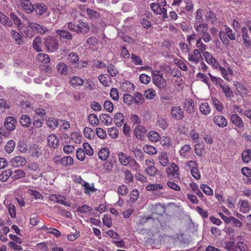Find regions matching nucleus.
Segmentation results:
<instances>
[{
  "label": "nucleus",
  "mask_w": 251,
  "mask_h": 251,
  "mask_svg": "<svg viewBox=\"0 0 251 251\" xmlns=\"http://www.w3.org/2000/svg\"><path fill=\"white\" fill-rule=\"evenodd\" d=\"M230 121L234 126V128L239 133H241L245 129V124L242 118L237 114H231L230 116Z\"/></svg>",
  "instance_id": "obj_1"
},
{
  "label": "nucleus",
  "mask_w": 251,
  "mask_h": 251,
  "mask_svg": "<svg viewBox=\"0 0 251 251\" xmlns=\"http://www.w3.org/2000/svg\"><path fill=\"white\" fill-rule=\"evenodd\" d=\"M44 45L50 52H54L59 48L58 39L54 37H49L45 39Z\"/></svg>",
  "instance_id": "obj_2"
},
{
  "label": "nucleus",
  "mask_w": 251,
  "mask_h": 251,
  "mask_svg": "<svg viewBox=\"0 0 251 251\" xmlns=\"http://www.w3.org/2000/svg\"><path fill=\"white\" fill-rule=\"evenodd\" d=\"M28 26L32 30L36 31L38 33L43 34L48 31L47 27L43 26L37 23L30 22L27 18H25Z\"/></svg>",
  "instance_id": "obj_3"
},
{
  "label": "nucleus",
  "mask_w": 251,
  "mask_h": 251,
  "mask_svg": "<svg viewBox=\"0 0 251 251\" xmlns=\"http://www.w3.org/2000/svg\"><path fill=\"white\" fill-rule=\"evenodd\" d=\"M152 80L154 85L160 89H164L167 86V82L162 75L154 74Z\"/></svg>",
  "instance_id": "obj_4"
},
{
  "label": "nucleus",
  "mask_w": 251,
  "mask_h": 251,
  "mask_svg": "<svg viewBox=\"0 0 251 251\" xmlns=\"http://www.w3.org/2000/svg\"><path fill=\"white\" fill-rule=\"evenodd\" d=\"M171 115L176 120H181L184 117L183 109L179 106H174L171 109Z\"/></svg>",
  "instance_id": "obj_5"
},
{
  "label": "nucleus",
  "mask_w": 251,
  "mask_h": 251,
  "mask_svg": "<svg viewBox=\"0 0 251 251\" xmlns=\"http://www.w3.org/2000/svg\"><path fill=\"white\" fill-rule=\"evenodd\" d=\"M26 162V159L21 156H15L11 158L9 161L10 165L14 168H18L24 166Z\"/></svg>",
  "instance_id": "obj_6"
},
{
  "label": "nucleus",
  "mask_w": 251,
  "mask_h": 251,
  "mask_svg": "<svg viewBox=\"0 0 251 251\" xmlns=\"http://www.w3.org/2000/svg\"><path fill=\"white\" fill-rule=\"evenodd\" d=\"M201 58V52L198 49H194L191 53L188 54V59L189 61L196 64H198Z\"/></svg>",
  "instance_id": "obj_7"
},
{
  "label": "nucleus",
  "mask_w": 251,
  "mask_h": 251,
  "mask_svg": "<svg viewBox=\"0 0 251 251\" xmlns=\"http://www.w3.org/2000/svg\"><path fill=\"white\" fill-rule=\"evenodd\" d=\"M202 54L206 62L211 65L213 68L218 67L219 63L209 52L204 51Z\"/></svg>",
  "instance_id": "obj_8"
},
{
  "label": "nucleus",
  "mask_w": 251,
  "mask_h": 251,
  "mask_svg": "<svg viewBox=\"0 0 251 251\" xmlns=\"http://www.w3.org/2000/svg\"><path fill=\"white\" fill-rule=\"evenodd\" d=\"M17 121L13 117H7L4 121V126L8 130H14L16 128Z\"/></svg>",
  "instance_id": "obj_9"
},
{
  "label": "nucleus",
  "mask_w": 251,
  "mask_h": 251,
  "mask_svg": "<svg viewBox=\"0 0 251 251\" xmlns=\"http://www.w3.org/2000/svg\"><path fill=\"white\" fill-rule=\"evenodd\" d=\"M65 197L60 195L52 194L49 197V200L56 203L68 206L67 202L65 201Z\"/></svg>",
  "instance_id": "obj_10"
},
{
  "label": "nucleus",
  "mask_w": 251,
  "mask_h": 251,
  "mask_svg": "<svg viewBox=\"0 0 251 251\" xmlns=\"http://www.w3.org/2000/svg\"><path fill=\"white\" fill-rule=\"evenodd\" d=\"M147 132L146 128L141 125H137L134 130V134L138 139H142Z\"/></svg>",
  "instance_id": "obj_11"
},
{
  "label": "nucleus",
  "mask_w": 251,
  "mask_h": 251,
  "mask_svg": "<svg viewBox=\"0 0 251 251\" xmlns=\"http://www.w3.org/2000/svg\"><path fill=\"white\" fill-rule=\"evenodd\" d=\"M48 9V7L43 3H37L33 5V12L35 11L38 15H42Z\"/></svg>",
  "instance_id": "obj_12"
},
{
  "label": "nucleus",
  "mask_w": 251,
  "mask_h": 251,
  "mask_svg": "<svg viewBox=\"0 0 251 251\" xmlns=\"http://www.w3.org/2000/svg\"><path fill=\"white\" fill-rule=\"evenodd\" d=\"M195 105L192 99H188L184 102V108L187 113L192 114L195 110Z\"/></svg>",
  "instance_id": "obj_13"
},
{
  "label": "nucleus",
  "mask_w": 251,
  "mask_h": 251,
  "mask_svg": "<svg viewBox=\"0 0 251 251\" xmlns=\"http://www.w3.org/2000/svg\"><path fill=\"white\" fill-rule=\"evenodd\" d=\"M240 211L243 213H247L251 209V206L249 201L246 200L240 199L238 202Z\"/></svg>",
  "instance_id": "obj_14"
},
{
  "label": "nucleus",
  "mask_w": 251,
  "mask_h": 251,
  "mask_svg": "<svg viewBox=\"0 0 251 251\" xmlns=\"http://www.w3.org/2000/svg\"><path fill=\"white\" fill-rule=\"evenodd\" d=\"M48 144L49 147L56 149L59 145V140L57 136L54 134H51L48 137Z\"/></svg>",
  "instance_id": "obj_15"
},
{
  "label": "nucleus",
  "mask_w": 251,
  "mask_h": 251,
  "mask_svg": "<svg viewBox=\"0 0 251 251\" xmlns=\"http://www.w3.org/2000/svg\"><path fill=\"white\" fill-rule=\"evenodd\" d=\"M194 27L197 32L201 35L208 31V25L205 23L199 24L197 22H195Z\"/></svg>",
  "instance_id": "obj_16"
},
{
  "label": "nucleus",
  "mask_w": 251,
  "mask_h": 251,
  "mask_svg": "<svg viewBox=\"0 0 251 251\" xmlns=\"http://www.w3.org/2000/svg\"><path fill=\"white\" fill-rule=\"evenodd\" d=\"M213 121L214 123L219 127H224L227 125L226 119L223 116H215Z\"/></svg>",
  "instance_id": "obj_17"
},
{
  "label": "nucleus",
  "mask_w": 251,
  "mask_h": 251,
  "mask_svg": "<svg viewBox=\"0 0 251 251\" xmlns=\"http://www.w3.org/2000/svg\"><path fill=\"white\" fill-rule=\"evenodd\" d=\"M21 7L28 14L33 12V5L29 0H22Z\"/></svg>",
  "instance_id": "obj_18"
},
{
  "label": "nucleus",
  "mask_w": 251,
  "mask_h": 251,
  "mask_svg": "<svg viewBox=\"0 0 251 251\" xmlns=\"http://www.w3.org/2000/svg\"><path fill=\"white\" fill-rule=\"evenodd\" d=\"M118 156L120 164L125 166L128 165L129 160L131 158L130 156L126 155L123 152H119Z\"/></svg>",
  "instance_id": "obj_19"
},
{
  "label": "nucleus",
  "mask_w": 251,
  "mask_h": 251,
  "mask_svg": "<svg viewBox=\"0 0 251 251\" xmlns=\"http://www.w3.org/2000/svg\"><path fill=\"white\" fill-rule=\"evenodd\" d=\"M88 25L85 22H80L77 25V33H87L89 31Z\"/></svg>",
  "instance_id": "obj_20"
},
{
  "label": "nucleus",
  "mask_w": 251,
  "mask_h": 251,
  "mask_svg": "<svg viewBox=\"0 0 251 251\" xmlns=\"http://www.w3.org/2000/svg\"><path fill=\"white\" fill-rule=\"evenodd\" d=\"M10 34L12 38L15 40L17 45H20L23 43V36L19 32L15 30L12 29L11 31Z\"/></svg>",
  "instance_id": "obj_21"
},
{
  "label": "nucleus",
  "mask_w": 251,
  "mask_h": 251,
  "mask_svg": "<svg viewBox=\"0 0 251 251\" xmlns=\"http://www.w3.org/2000/svg\"><path fill=\"white\" fill-rule=\"evenodd\" d=\"M200 112L204 115H207L211 112V107L207 102H201L199 105Z\"/></svg>",
  "instance_id": "obj_22"
},
{
  "label": "nucleus",
  "mask_w": 251,
  "mask_h": 251,
  "mask_svg": "<svg viewBox=\"0 0 251 251\" xmlns=\"http://www.w3.org/2000/svg\"><path fill=\"white\" fill-rule=\"evenodd\" d=\"M145 172L149 176L154 177L160 174L159 170L154 166H148L145 169Z\"/></svg>",
  "instance_id": "obj_23"
},
{
  "label": "nucleus",
  "mask_w": 251,
  "mask_h": 251,
  "mask_svg": "<svg viewBox=\"0 0 251 251\" xmlns=\"http://www.w3.org/2000/svg\"><path fill=\"white\" fill-rule=\"evenodd\" d=\"M160 164L163 167H166L169 163V159L167 154L165 152H162L159 154L158 156Z\"/></svg>",
  "instance_id": "obj_24"
},
{
  "label": "nucleus",
  "mask_w": 251,
  "mask_h": 251,
  "mask_svg": "<svg viewBox=\"0 0 251 251\" xmlns=\"http://www.w3.org/2000/svg\"><path fill=\"white\" fill-rule=\"evenodd\" d=\"M164 186L162 184H151L149 183L146 187V189L148 191H157L163 189Z\"/></svg>",
  "instance_id": "obj_25"
},
{
  "label": "nucleus",
  "mask_w": 251,
  "mask_h": 251,
  "mask_svg": "<svg viewBox=\"0 0 251 251\" xmlns=\"http://www.w3.org/2000/svg\"><path fill=\"white\" fill-rule=\"evenodd\" d=\"M36 60L39 62L47 64L50 61V58L47 54L42 53H38L36 56Z\"/></svg>",
  "instance_id": "obj_26"
},
{
  "label": "nucleus",
  "mask_w": 251,
  "mask_h": 251,
  "mask_svg": "<svg viewBox=\"0 0 251 251\" xmlns=\"http://www.w3.org/2000/svg\"><path fill=\"white\" fill-rule=\"evenodd\" d=\"M70 82L73 87H76L82 85L84 83V80L78 76H74L71 78Z\"/></svg>",
  "instance_id": "obj_27"
},
{
  "label": "nucleus",
  "mask_w": 251,
  "mask_h": 251,
  "mask_svg": "<svg viewBox=\"0 0 251 251\" xmlns=\"http://www.w3.org/2000/svg\"><path fill=\"white\" fill-rule=\"evenodd\" d=\"M242 31L244 44L247 47H249L251 45V40L248 33V29L246 27H242Z\"/></svg>",
  "instance_id": "obj_28"
},
{
  "label": "nucleus",
  "mask_w": 251,
  "mask_h": 251,
  "mask_svg": "<svg viewBox=\"0 0 251 251\" xmlns=\"http://www.w3.org/2000/svg\"><path fill=\"white\" fill-rule=\"evenodd\" d=\"M100 120L106 126L110 125L112 124V119L107 114H102L100 116Z\"/></svg>",
  "instance_id": "obj_29"
},
{
  "label": "nucleus",
  "mask_w": 251,
  "mask_h": 251,
  "mask_svg": "<svg viewBox=\"0 0 251 251\" xmlns=\"http://www.w3.org/2000/svg\"><path fill=\"white\" fill-rule=\"evenodd\" d=\"M99 80L103 85L106 87H109L112 84V81L110 77L106 76L104 75H100L99 76Z\"/></svg>",
  "instance_id": "obj_30"
},
{
  "label": "nucleus",
  "mask_w": 251,
  "mask_h": 251,
  "mask_svg": "<svg viewBox=\"0 0 251 251\" xmlns=\"http://www.w3.org/2000/svg\"><path fill=\"white\" fill-rule=\"evenodd\" d=\"M125 117L121 113H117L115 114L114 118V122L118 126H122L124 121Z\"/></svg>",
  "instance_id": "obj_31"
},
{
  "label": "nucleus",
  "mask_w": 251,
  "mask_h": 251,
  "mask_svg": "<svg viewBox=\"0 0 251 251\" xmlns=\"http://www.w3.org/2000/svg\"><path fill=\"white\" fill-rule=\"evenodd\" d=\"M221 88L227 98L233 97V93L230 88L224 82L220 86Z\"/></svg>",
  "instance_id": "obj_32"
},
{
  "label": "nucleus",
  "mask_w": 251,
  "mask_h": 251,
  "mask_svg": "<svg viewBox=\"0 0 251 251\" xmlns=\"http://www.w3.org/2000/svg\"><path fill=\"white\" fill-rule=\"evenodd\" d=\"M56 33L60 37L68 40H71L72 39V35L68 31L66 30H57Z\"/></svg>",
  "instance_id": "obj_33"
},
{
  "label": "nucleus",
  "mask_w": 251,
  "mask_h": 251,
  "mask_svg": "<svg viewBox=\"0 0 251 251\" xmlns=\"http://www.w3.org/2000/svg\"><path fill=\"white\" fill-rule=\"evenodd\" d=\"M20 123L22 126L27 127L30 126L31 121L28 116L23 115L20 119Z\"/></svg>",
  "instance_id": "obj_34"
},
{
  "label": "nucleus",
  "mask_w": 251,
  "mask_h": 251,
  "mask_svg": "<svg viewBox=\"0 0 251 251\" xmlns=\"http://www.w3.org/2000/svg\"><path fill=\"white\" fill-rule=\"evenodd\" d=\"M148 137L151 141L157 142L161 139L159 134L155 131H151L148 134Z\"/></svg>",
  "instance_id": "obj_35"
},
{
  "label": "nucleus",
  "mask_w": 251,
  "mask_h": 251,
  "mask_svg": "<svg viewBox=\"0 0 251 251\" xmlns=\"http://www.w3.org/2000/svg\"><path fill=\"white\" fill-rule=\"evenodd\" d=\"M242 159L245 163H249L251 160V151L250 149L245 150L242 153Z\"/></svg>",
  "instance_id": "obj_36"
},
{
  "label": "nucleus",
  "mask_w": 251,
  "mask_h": 251,
  "mask_svg": "<svg viewBox=\"0 0 251 251\" xmlns=\"http://www.w3.org/2000/svg\"><path fill=\"white\" fill-rule=\"evenodd\" d=\"M99 158L102 160H106L109 156V151L107 148L101 149L98 153Z\"/></svg>",
  "instance_id": "obj_37"
},
{
  "label": "nucleus",
  "mask_w": 251,
  "mask_h": 251,
  "mask_svg": "<svg viewBox=\"0 0 251 251\" xmlns=\"http://www.w3.org/2000/svg\"><path fill=\"white\" fill-rule=\"evenodd\" d=\"M16 143L12 140L8 141L5 146V151L8 153L12 152L15 148Z\"/></svg>",
  "instance_id": "obj_38"
},
{
  "label": "nucleus",
  "mask_w": 251,
  "mask_h": 251,
  "mask_svg": "<svg viewBox=\"0 0 251 251\" xmlns=\"http://www.w3.org/2000/svg\"><path fill=\"white\" fill-rule=\"evenodd\" d=\"M57 72L61 75H66L68 73V68L63 62L59 63L56 66Z\"/></svg>",
  "instance_id": "obj_39"
},
{
  "label": "nucleus",
  "mask_w": 251,
  "mask_h": 251,
  "mask_svg": "<svg viewBox=\"0 0 251 251\" xmlns=\"http://www.w3.org/2000/svg\"><path fill=\"white\" fill-rule=\"evenodd\" d=\"M84 136L88 139H93L95 136V132L89 127H85L83 129Z\"/></svg>",
  "instance_id": "obj_40"
},
{
  "label": "nucleus",
  "mask_w": 251,
  "mask_h": 251,
  "mask_svg": "<svg viewBox=\"0 0 251 251\" xmlns=\"http://www.w3.org/2000/svg\"><path fill=\"white\" fill-rule=\"evenodd\" d=\"M128 165L134 171H140L141 169V166L136 162V161L131 158L129 160Z\"/></svg>",
  "instance_id": "obj_41"
},
{
  "label": "nucleus",
  "mask_w": 251,
  "mask_h": 251,
  "mask_svg": "<svg viewBox=\"0 0 251 251\" xmlns=\"http://www.w3.org/2000/svg\"><path fill=\"white\" fill-rule=\"evenodd\" d=\"M143 150L145 152L151 155H154L157 153L156 148L151 145H146L143 147Z\"/></svg>",
  "instance_id": "obj_42"
},
{
  "label": "nucleus",
  "mask_w": 251,
  "mask_h": 251,
  "mask_svg": "<svg viewBox=\"0 0 251 251\" xmlns=\"http://www.w3.org/2000/svg\"><path fill=\"white\" fill-rule=\"evenodd\" d=\"M59 120H57L54 118H49L47 121V126L51 128L55 129L59 125Z\"/></svg>",
  "instance_id": "obj_43"
},
{
  "label": "nucleus",
  "mask_w": 251,
  "mask_h": 251,
  "mask_svg": "<svg viewBox=\"0 0 251 251\" xmlns=\"http://www.w3.org/2000/svg\"><path fill=\"white\" fill-rule=\"evenodd\" d=\"M60 163L64 166H70L74 163V159L71 156H65L61 159Z\"/></svg>",
  "instance_id": "obj_44"
},
{
  "label": "nucleus",
  "mask_w": 251,
  "mask_h": 251,
  "mask_svg": "<svg viewBox=\"0 0 251 251\" xmlns=\"http://www.w3.org/2000/svg\"><path fill=\"white\" fill-rule=\"evenodd\" d=\"M33 47L37 51L42 50V39L40 37H36L33 43Z\"/></svg>",
  "instance_id": "obj_45"
},
{
  "label": "nucleus",
  "mask_w": 251,
  "mask_h": 251,
  "mask_svg": "<svg viewBox=\"0 0 251 251\" xmlns=\"http://www.w3.org/2000/svg\"><path fill=\"white\" fill-rule=\"evenodd\" d=\"M12 172L10 169H7L2 171L0 174V180L6 181L11 176Z\"/></svg>",
  "instance_id": "obj_46"
},
{
  "label": "nucleus",
  "mask_w": 251,
  "mask_h": 251,
  "mask_svg": "<svg viewBox=\"0 0 251 251\" xmlns=\"http://www.w3.org/2000/svg\"><path fill=\"white\" fill-rule=\"evenodd\" d=\"M88 120L90 124L93 126H96L99 124V119L97 115L94 114H91L89 115Z\"/></svg>",
  "instance_id": "obj_47"
},
{
  "label": "nucleus",
  "mask_w": 251,
  "mask_h": 251,
  "mask_svg": "<svg viewBox=\"0 0 251 251\" xmlns=\"http://www.w3.org/2000/svg\"><path fill=\"white\" fill-rule=\"evenodd\" d=\"M133 101L136 104H142L144 101V98L141 94L136 92L134 94Z\"/></svg>",
  "instance_id": "obj_48"
},
{
  "label": "nucleus",
  "mask_w": 251,
  "mask_h": 251,
  "mask_svg": "<svg viewBox=\"0 0 251 251\" xmlns=\"http://www.w3.org/2000/svg\"><path fill=\"white\" fill-rule=\"evenodd\" d=\"M157 125L163 129H166L168 126L167 119L163 117H159L157 121Z\"/></svg>",
  "instance_id": "obj_49"
},
{
  "label": "nucleus",
  "mask_w": 251,
  "mask_h": 251,
  "mask_svg": "<svg viewBox=\"0 0 251 251\" xmlns=\"http://www.w3.org/2000/svg\"><path fill=\"white\" fill-rule=\"evenodd\" d=\"M191 147L189 145L185 144L183 146L179 151L180 155L182 157H185L189 151L191 150Z\"/></svg>",
  "instance_id": "obj_50"
},
{
  "label": "nucleus",
  "mask_w": 251,
  "mask_h": 251,
  "mask_svg": "<svg viewBox=\"0 0 251 251\" xmlns=\"http://www.w3.org/2000/svg\"><path fill=\"white\" fill-rule=\"evenodd\" d=\"M0 22L4 26L7 27H11L13 25L12 21L5 15H2V17L0 18Z\"/></svg>",
  "instance_id": "obj_51"
},
{
  "label": "nucleus",
  "mask_w": 251,
  "mask_h": 251,
  "mask_svg": "<svg viewBox=\"0 0 251 251\" xmlns=\"http://www.w3.org/2000/svg\"><path fill=\"white\" fill-rule=\"evenodd\" d=\"M224 248L227 251H233L235 249V241H226L224 242Z\"/></svg>",
  "instance_id": "obj_52"
},
{
  "label": "nucleus",
  "mask_w": 251,
  "mask_h": 251,
  "mask_svg": "<svg viewBox=\"0 0 251 251\" xmlns=\"http://www.w3.org/2000/svg\"><path fill=\"white\" fill-rule=\"evenodd\" d=\"M68 59L72 64H75L78 61L79 57L75 53L72 52L68 55Z\"/></svg>",
  "instance_id": "obj_53"
},
{
  "label": "nucleus",
  "mask_w": 251,
  "mask_h": 251,
  "mask_svg": "<svg viewBox=\"0 0 251 251\" xmlns=\"http://www.w3.org/2000/svg\"><path fill=\"white\" fill-rule=\"evenodd\" d=\"M200 188L205 194L208 196H211L213 194V191L207 185L202 184L201 185Z\"/></svg>",
  "instance_id": "obj_54"
},
{
  "label": "nucleus",
  "mask_w": 251,
  "mask_h": 251,
  "mask_svg": "<svg viewBox=\"0 0 251 251\" xmlns=\"http://www.w3.org/2000/svg\"><path fill=\"white\" fill-rule=\"evenodd\" d=\"M156 95V92L153 89H149L144 93V96L148 100L153 99L155 97Z\"/></svg>",
  "instance_id": "obj_55"
},
{
  "label": "nucleus",
  "mask_w": 251,
  "mask_h": 251,
  "mask_svg": "<svg viewBox=\"0 0 251 251\" xmlns=\"http://www.w3.org/2000/svg\"><path fill=\"white\" fill-rule=\"evenodd\" d=\"M131 61L136 65H142L143 62L141 58L133 53L131 54Z\"/></svg>",
  "instance_id": "obj_56"
},
{
  "label": "nucleus",
  "mask_w": 251,
  "mask_h": 251,
  "mask_svg": "<svg viewBox=\"0 0 251 251\" xmlns=\"http://www.w3.org/2000/svg\"><path fill=\"white\" fill-rule=\"evenodd\" d=\"M215 69L220 71L224 79L229 80V78L226 69L222 67L220 64L218 65V67H216Z\"/></svg>",
  "instance_id": "obj_57"
},
{
  "label": "nucleus",
  "mask_w": 251,
  "mask_h": 251,
  "mask_svg": "<svg viewBox=\"0 0 251 251\" xmlns=\"http://www.w3.org/2000/svg\"><path fill=\"white\" fill-rule=\"evenodd\" d=\"M178 167L175 163H173L168 169V173L171 174L173 176H176L178 175Z\"/></svg>",
  "instance_id": "obj_58"
},
{
  "label": "nucleus",
  "mask_w": 251,
  "mask_h": 251,
  "mask_svg": "<svg viewBox=\"0 0 251 251\" xmlns=\"http://www.w3.org/2000/svg\"><path fill=\"white\" fill-rule=\"evenodd\" d=\"M25 176V173L22 170H17L14 172V174L12 177L15 179H18Z\"/></svg>",
  "instance_id": "obj_59"
},
{
  "label": "nucleus",
  "mask_w": 251,
  "mask_h": 251,
  "mask_svg": "<svg viewBox=\"0 0 251 251\" xmlns=\"http://www.w3.org/2000/svg\"><path fill=\"white\" fill-rule=\"evenodd\" d=\"M103 107L108 112H112L114 110V106L112 102L109 100H106L103 103Z\"/></svg>",
  "instance_id": "obj_60"
},
{
  "label": "nucleus",
  "mask_w": 251,
  "mask_h": 251,
  "mask_svg": "<svg viewBox=\"0 0 251 251\" xmlns=\"http://www.w3.org/2000/svg\"><path fill=\"white\" fill-rule=\"evenodd\" d=\"M139 80L141 83L148 84L151 81V77L145 74H142L140 75Z\"/></svg>",
  "instance_id": "obj_61"
},
{
  "label": "nucleus",
  "mask_w": 251,
  "mask_h": 251,
  "mask_svg": "<svg viewBox=\"0 0 251 251\" xmlns=\"http://www.w3.org/2000/svg\"><path fill=\"white\" fill-rule=\"evenodd\" d=\"M123 101L127 105L130 106L133 103V97L129 94H125L123 96Z\"/></svg>",
  "instance_id": "obj_62"
},
{
  "label": "nucleus",
  "mask_w": 251,
  "mask_h": 251,
  "mask_svg": "<svg viewBox=\"0 0 251 251\" xmlns=\"http://www.w3.org/2000/svg\"><path fill=\"white\" fill-rule=\"evenodd\" d=\"M212 101L213 104L214 105L217 110L222 112L223 110V106L222 103L215 98H212Z\"/></svg>",
  "instance_id": "obj_63"
},
{
  "label": "nucleus",
  "mask_w": 251,
  "mask_h": 251,
  "mask_svg": "<svg viewBox=\"0 0 251 251\" xmlns=\"http://www.w3.org/2000/svg\"><path fill=\"white\" fill-rule=\"evenodd\" d=\"M92 210V208L89 206L84 204L82 206H79L77 208V211L79 212L85 213L87 212H90Z\"/></svg>",
  "instance_id": "obj_64"
}]
</instances>
